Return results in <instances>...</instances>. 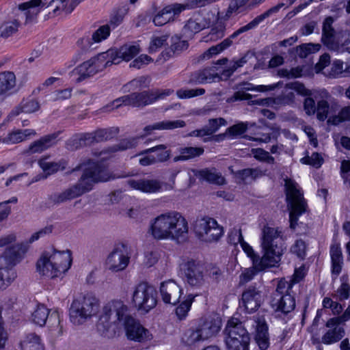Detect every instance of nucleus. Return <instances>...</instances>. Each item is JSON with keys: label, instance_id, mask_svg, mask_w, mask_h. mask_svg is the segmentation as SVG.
Listing matches in <instances>:
<instances>
[{"label": "nucleus", "instance_id": "1", "mask_svg": "<svg viewBox=\"0 0 350 350\" xmlns=\"http://www.w3.org/2000/svg\"><path fill=\"white\" fill-rule=\"evenodd\" d=\"M241 246L251 258L252 264L259 270L275 267L280 261L286 249L282 231L279 228L270 226H265L262 230V257L256 254L253 248L245 241Z\"/></svg>", "mask_w": 350, "mask_h": 350}, {"label": "nucleus", "instance_id": "2", "mask_svg": "<svg viewBox=\"0 0 350 350\" xmlns=\"http://www.w3.org/2000/svg\"><path fill=\"white\" fill-rule=\"evenodd\" d=\"M120 177L121 176L109 172L103 164L93 163L85 169L77 183L62 192L49 195V203L53 205L64 203L89 192L96 183L106 182Z\"/></svg>", "mask_w": 350, "mask_h": 350}, {"label": "nucleus", "instance_id": "3", "mask_svg": "<svg viewBox=\"0 0 350 350\" xmlns=\"http://www.w3.org/2000/svg\"><path fill=\"white\" fill-rule=\"evenodd\" d=\"M189 232L187 219L179 212L160 214L150 223L148 233L156 240L183 241Z\"/></svg>", "mask_w": 350, "mask_h": 350}, {"label": "nucleus", "instance_id": "4", "mask_svg": "<svg viewBox=\"0 0 350 350\" xmlns=\"http://www.w3.org/2000/svg\"><path fill=\"white\" fill-rule=\"evenodd\" d=\"M131 315L129 306L123 301L111 300L101 309L97 328L103 333L118 334L123 331L124 325Z\"/></svg>", "mask_w": 350, "mask_h": 350}, {"label": "nucleus", "instance_id": "5", "mask_svg": "<svg viewBox=\"0 0 350 350\" xmlns=\"http://www.w3.org/2000/svg\"><path fill=\"white\" fill-rule=\"evenodd\" d=\"M72 254L70 250L58 251L55 249L44 251L36 263L40 274L48 278H60L70 267Z\"/></svg>", "mask_w": 350, "mask_h": 350}, {"label": "nucleus", "instance_id": "6", "mask_svg": "<svg viewBox=\"0 0 350 350\" xmlns=\"http://www.w3.org/2000/svg\"><path fill=\"white\" fill-rule=\"evenodd\" d=\"M79 3V0H30L20 3L18 9L25 15L27 24L34 21L42 10L51 8L55 14L60 12L69 14Z\"/></svg>", "mask_w": 350, "mask_h": 350}, {"label": "nucleus", "instance_id": "7", "mask_svg": "<svg viewBox=\"0 0 350 350\" xmlns=\"http://www.w3.org/2000/svg\"><path fill=\"white\" fill-rule=\"evenodd\" d=\"M100 302L92 293H81L72 301L69 317L71 323L80 325L96 315L98 312Z\"/></svg>", "mask_w": 350, "mask_h": 350}, {"label": "nucleus", "instance_id": "8", "mask_svg": "<svg viewBox=\"0 0 350 350\" xmlns=\"http://www.w3.org/2000/svg\"><path fill=\"white\" fill-rule=\"evenodd\" d=\"M284 182L287 206L290 210V228L294 230L299 217L306 211V202L296 182L288 178L284 179Z\"/></svg>", "mask_w": 350, "mask_h": 350}, {"label": "nucleus", "instance_id": "9", "mask_svg": "<svg viewBox=\"0 0 350 350\" xmlns=\"http://www.w3.org/2000/svg\"><path fill=\"white\" fill-rule=\"evenodd\" d=\"M224 332L229 350H249L250 334L240 320L237 318L229 319Z\"/></svg>", "mask_w": 350, "mask_h": 350}, {"label": "nucleus", "instance_id": "10", "mask_svg": "<svg viewBox=\"0 0 350 350\" xmlns=\"http://www.w3.org/2000/svg\"><path fill=\"white\" fill-rule=\"evenodd\" d=\"M132 303L137 310L148 312L157 304L156 288L147 282H140L133 288Z\"/></svg>", "mask_w": 350, "mask_h": 350}, {"label": "nucleus", "instance_id": "11", "mask_svg": "<svg viewBox=\"0 0 350 350\" xmlns=\"http://www.w3.org/2000/svg\"><path fill=\"white\" fill-rule=\"evenodd\" d=\"M334 21L332 16H327L323 21L321 41L329 50L343 51V46L350 43V32L345 31L336 35Z\"/></svg>", "mask_w": 350, "mask_h": 350}, {"label": "nucleus", "instance_id": "12", "mask_svg": "<svg viewBox=\"0 0 350 350\" xmlns=\"http://www.w3.org/2000/svg\"><path fill=\"white\" fill-rule=\"evenodd\" d=\"M193 230L199 239L208 243L218 241L224 232L223 228L217 221L208 217L197 219Z\"/></svg>", "mask_w": 350, "mask_h": 350}, {"label": "nucleus", "instance_id": "13", "mask_svg": "<svg viewBox=\"0 0 350 350\" xmlns=\"http://www.w3.org/2000/svg\"><path fill=\"white\" fill-rule=\"evenodd\" d=\"M184 278L187 284L194 289H200L206 284L203 267L194 260H189L183 265Z\"/></svg>", "mask_w": 350, "mask_h": 350}, {"label": "nucleus", "instance_id": "14", "mask_svg": "<svg viewBox=\"0 0 350 350\" xmlns=\"http://www.w3.org/2000/svg\"><path fill=\"white\" fill-rule=\"evenodd\" d=\"M192 6L188 0L183 3H172L166 5L158 12L153 18V23L156 26H163L168 23L173 22L175 17L186 10H191Z\"/></svg>", "mask_w": 350, "mask_h": 350}, {"label": "nucleus", "instance_id": "15", "mask_svg": "<svg viewBox=\"0 0 350 350\" xmlns=\"http://www.w3.org/2000/svg\"><path fill=\"white\" fill-rule=\"evenodd\" d=\"M130 253L128 247L121 243L118 245L108 256L106 265L112 271L118 272L126 268L129 263Z\"/></svg>", "mask_w": 350, "mask_h": 350}, {"label": "nucleus", "instance_id": "16", "mask_svg": "<svg viewBox=\"0 0 350 350\" xmlns=\"http://www.w3.org/2000/svg\"><path fill=\"white\" fill-rule=\"evenodd\" d=\"M128 185L133 189L146 193H155L161 192L164 187L165 190H172L174 182L172 184L163 183L158 179H131L127 181Z\"/></svg>", "mask_w": 350, "mask_h": 350}, {"label": "nucleus", "instance_id": "17", "mask_svg": "<svg viewBox=\"0 0 350 350\" xmlns=\"http://www.w3.org/2000/svg\"><path fill=\"white\" fill-rule=\"evenodd\" d=\"M126 336L129 340L139 342H145L152 339L150 331L146 329L139 321L131 315L124 325Z\"/></svg>", "mask_w": 350, "mask_h": 350}, {"label": "nucleus", "instance_id": "18", "mask_svg": "<svg viewBox=\"0 0 350 350\" xmlns=\"http://www.w3.org/2000/svg\"><path fill=\"white\" fill-rule=\"evenodd\" d=\"M173 92L170 90H152L142 92H133L135 107H142L151 105L157 100L164 98Z\"/></svg>", "mask_w": 350, "mask_h": 350}, {"label": "nucleus", "instance_id": "19", "mask_svg": "<svg viewBox=\"0 0 350 350\" xmlns=\"http://www.w3.org/2000/svg\"><path fill=\"white\" fill-rule=\"evenodd\" d=\"M182 293V288L174 280H170L161 284L160 294L165 304L175 305L179 301Z\"/></svg>", "mask_w": 350, "mask_h": 350}, {"label": "nucleus", "instance_id": "20", "mask_svg": "<svg viewBox=\"0 0 350 350\" xmlns=\"http://www.w3.org/2000/svg\"><path fill=\"white\" fill-rule=\"evenodd\" d=\"M111 29L108 25H104L95 30L91 37H83L77 44L83 51H88L93 48L94 44H98L106 40L110 35Z\"/></svg>", "mask_w": 350, "mask_h": 350}, {"label": "nucleus", "instance_id": "21", "mask_svg": "<svg viewBox=\"0 0 350 350\" xmlns=\"http://www.w3.org/2000/svg\"><path fill=\"white\" fill-rule=\"evenodd\" d=\"M261 301V292L255 286H249L242 293L241 303L248 313L256 311L260 306Z\"/></svg>", "mask_w": 350, "mask_h": 350}, {"label": "nucleus", "instance_id": "22", "mask_svg": "<svg viewBox=\"0 0 350 350\" xmlns=\"http://www.w3.org/2000/svg\"><path fill=\"white\" fill-rule=\"evenodd\" d=\"M214 18L212 11L207 12L204 16H197L189 18L183 27L184 33L187 37H191L202 29L210 27V18Z\"/></svg>", "mask_w": 350, "mask_h": 350}, {"label": "nucleus", "instance_id": "23", "mask_svg": "<svg viewBox=\"0 0 350 350\" xmlns=\"http://www.w3.org/2000/svg\"><path fill=\"white\" fill-rule=\"evenodd\" d=\"M314 98L317 103L315 112L317 118L320 121H324L327 118L330 105H337L333 101L331 94L325 90H321Z\"/></svg>", "mask_w": 350, "mask_h": 350}, {"label": "nucleus", "instance_id": "24", "mask_svg": "<svg viewBox=\"0 0 350 350\" xmlns=\"http://www.w3.org/2000/svg\"><path fill=\"white\" fill-rule=\"evenodd\" d=\"M271 306L275 311H280L282 313L287 314L294 310L295 300L289 293L281 295L280 293H273Z\"/></svg>", "mask_w": 350, "mask_h": 350}, {"label": "nucleus", "instance_id": "25", "mask_svg": "<svg viewBox=\"0 0 350 350\" xmlns=\"http://www.w3.org/2000/svg\"><path fill=\"white\" fill-rule=\"evenodd\" d=\"M284 5L283 3H278V5L269 8L266 12L262 13V14L256 16L254 18L251 22L247 24L245 26H243L235 31L228 38H230L231 40L232 39L237 38L241 33L246 32L249 30L254 29L257 27L261 22H262L265 18L269 17L271 15L277 13L279 10Z\"/></svg>", "mask_w": 350, "mask_h": 350}, {"label": "nucleus", "instance_id": "26", "mask_svg": "<svg viewBox=\"0 0 350 350\" xmlns=\"http://www.w3.org/2000/svg\"><path fill=\"white\" fill-rule=\"evenodd\" d=\"M240 90L227 99L228 103H234L238 100H250L252 96L245 93V91L266 92L272 90L271 87L266 85H254L252 83L243 82L239 84Z\"/></svg>", "mask_w": 350, "mask_h": 350}, {"label": "nucleus", "instance_id": "27", "mask_svg": "<svg viewBox=\"0 0 350 350\" xmlns=\"http://www.w3.org/2000/svg\"><path fill=\"white\" fill-rule=\"evenodd\" d=\"M221 79L222 77L215 71V67H211L193 72L190 77L189 83H210L215 81L216 80L219 81Z\"/></svg>", "mask_w": 350, "mask_h": 350}, {"label": "nucleus", "instance_id": "28", "mask_svg": "<svg viewBox=\"0 0 350 350\" xmlns=\"http://www.w3.org/2000/svg\"><path fill=\"white\" fill-rule=\"evenodd\" d=\"M116 55V54L109 49L91 58L90 60L92 62L96 74L112 64H117V61L114 59Z\"/></svg>", "mask_w": 350, "mask_h": 350}, {"label": "nucleus", "instance_id": "29", "mask_svg": "<svg viewBox=\"0 0 350 350\" xmlns=\"http://www.w3.org/2000/svg\"><path fill=\"white\" fill-rule=\"evenodd\" d=\"M212 14L214 18H210L209 21L210 26H212L209 36L211 40H216L224 37L227 21L221 16L219 12H217V14L212 12Z\"/></svg>", "mask_w": 350, "mask_h": 350}, {"label": "nucleus", "instance_id": "30", "mask_svg": "<svg viewBox=\"0 0 350 350\" xmlns=\"http://www.w3.org/2000/svg\"><path fill=\"white\" fill-rule=\"evenodd\" d=\"M55 138L56 135L55 134L44 136L40 139L31 143L29 148L25 150V153H40L54 146L55 144Z\"/></svg>", "mask_w": 350, "mask_h": 350}, {"label": "nucleus", "instance_id": "31", "mask_svg": "<svg viewBox=\"0 0 350 350\" xmlns=\"http://www.w3.org/2000/svg\"><path fill=\"white\" fill-rule=\"evenodd\" d=\"M221 321L219 317H209L200 327L202 336L205 340L215 336L220 330Z\"/></svg>", "mask_w": 350, "mask_h": 350}, {"label": "nucleus", "instance_id": "32", "mask_svg": "<svg viewBox=\"0 0 350 350\" xmlns=\"http://www.w3.org/2000/svg\"><path fill=\"white\" fill-rule=\"evenodd\" d=\"M110 51H112L116 54L114 59H116L117 64H118L121 60L129 62L132 59L140 52V48L139 45L126 44L122 46L118 50L110 49Z\"/></svg>", "mask_w": 350, "mask_h": 350}, {"label": "nucleus", "instance_id": "33", "mask_svg": "<svg viewBox=\"0 0 350 350\" xmlns=\"http://www.w3.org/2000/svg\"><path fill=\"white\" fill-rule=\"evenodd\" d=\"M255 341L260 350H267L270 345L268 327L265 322L258 321L255 335Z\"/></svg>", "mask_w": 350, "mask_h": 350}, {"label": "nucleus", "instance_id": "34", "mask_svg": "<svg viewBox=\"0 0 350 350\" xmlns=\"http://www.w3.org/2000/svg\"><path fill=\"white\" fill-rule=\"evenodd\" d=\"M21 23L18 18L9 17L0 21V38H8L15 34Z\"/></svg>", "mask_w": 350, "mask_h": 350}, {"label": "nucleus", "instance_id": "35", "mask_svg": "<svg viewBox=\"0 0 350 350\" xmlns=\"http://www.w3.org/2000/svg\"><path fill=\"white\" fill-rule=\"evenodd\" d=\"M21 350H44V345L40 336L35 333H29L24 336L20 342Z\"/></svg>", "mask_w": 350, "mask_h": 350}, {"label": "nucleus", "instance_id": "36", "mask_svg": "<svg viewBox=\"0 0 350 350\" xmlns=\"http://www.w3.org/2000/svg\"><path fill=\"white\" fill-rule=\"evenodd\" d=\"M36 134L33 129L17 130L9 133L7 137L1 139V142L7 144H17L35 136Z\"/></svg>", "mask_w": 350, "mask_h": 350}, {"label": "nucleus", "instance_id": "37", "mask_svg": "<svg viewBox=\"0 0 350 350\" xmlns=\"http://www.w3.org/2000/svg\"><path fill=\"white\" fill-rule=\"evenodd\" d=\"M332 273L336 276L340 274L343 264L342 250L338 243H334L330 247Z\"/></svg>", "mask_w": 350, "mask_h": 350}, {"label": "nucleus", "instance_id": "38", "mask_svg": "<svg viewBox=\"0 0 350 350\" xmlns=\"http://www.w3.org/2000/svg\"><path fill=\"white\" fill-rule=\"evenodd\" d=\"M49 157H44L38 161L39 166L46 174V176L57 172L59 170H64L66 168L67 162L65 160L55 162L49 161Z\"/></svg>", "mask_w": 350, "mask_h": 350}, {"label": "nucleus", "instance_id": "39", "mask_svg": "<svg viewBox=\"0 0 350 350\" xmlns=\"http://www.w3.org/2000/svg\"><path fill=\"white\" fill-rule=\"evenodd\" d=\"M202 147H182L178 150L179 155L174 157V162L185 161L198 157L204 153Z\"/></svg>", "mask_w": 350, "mask_h": 350}, {"label": "nucleus", "instance_id": "40", "mask_svg": "<svg viewBox=\"0 0 350 350\" xmlns=\"http://www.w3.org/2000/svg\"><path fill=\"white\" fill-rule=\"evenodd\" d=\"M16 85V77L12 71L0 72V95L13 90Z\"/></svg>", "mask_w": 350, "mask_h": 350}, {"label": "nucleus", "instance_id": "41", "mask_svg": "<svg viewBox=\"0 0 350 350\" xmlns=\"http://www.w3.org/2000/svg\"><path fill=\"white\" fill-rule=\"evenodd\" d=\"M166 149L167 146L165 145L161 144L143 150L138 155L152 153V154L154 155V159L157 163H163L167 161L171 156V151Z\"/></svg>", "mask_w": 350, "mask_h": 350}, {"label": "nucleus", "instance_id": "42", "mask_svg": "<svg viewBox=\"0 0 350 350\" xmlns=\"http://www.w3.org/2000/svg\"><path fill=\"white\" fill-rule=\"evenodd\" d=\"M25 251L23 250L21 245H14L9 247L5 251V256L4 258H0V260L5 261V262L8 260L9 264L6 266L13 267L20 261Z\"/></svg>", "mask_w": 350, "mask_h": 350}, {"label": "nucleus", "instance_id": "43", "mask_svg": "<svg viewBox=\"0 0 350 350\" xmlns=\"http://www.w3.org/2000/svg\"><path fill=\"white\" fill-rule=\"evenodd\" d=\"M195 175L199 178L206 180L211 183L223 185L225 183L224 178L220 173L216 172L215 169H203L198 170Z\"/></svg>", "mask_w": 350, "mask_h": 350}, {"label": "nucleus", "instance_id": "44", "mask_svg": "<svg viewBox=\"0 0 350 350\" xmlns=\"http://www.w3.org/2000/svg\"><path fill=\"white\" fill-rule=\"evenodd\" d=\"M328 331L322 337V342L330 345L339 341L345 335V329L339 324L329 327Z\"/></svg>", "mask_w": 350, "mask_h": 350}, {"label": "nucleus", "instance_id": "45", "mask_svg": "<svg viewBox=\"0 0 350 350\" xmlns=\"http://www.w3.org/2000/svg\"><path fill=\"white\" fill-rule=\"evenodd\" d=\"M185 126V122L183 120H165L147 126L144 128V131H150L153 130H171L176 128H182Z\"/></svg>", "mask_w": 350, "mask_h": 350}, {"label": "nucleus", "instance_id": "46", "mask_svg": "<svg viewBox=\"0 0 350 350\" xmlns=\"http://www.w3.org/2000/svg\"><path fill=\"white\" fill-rule=\"evenodd\" d=\"M16 270L12 267H0V290L6 288L16 278Z\"/></svg>", "mask_w": 350, "mask_h": 350}, {"label": "nucleus", "instance_id": "47", "mask_svg": "<svg viewBox=\"0 0 350 350\" xmlns=\"http://www.w3.org/2000/svg\"><path fill=\"white\" fill-rule=\"evenodd\" d=\"M49 313V310L44 305L38 304L31 314V321L42 327L46 324Z\"/></svg>", "mask_w": 350, "mask_h": 350}, {"label": "nucleus", "instance_id": "48", "mask_svg": "<svg viewBox=\"0 0 350 350\" xmlns=\"http://www.w3.org/2000/svg\"><path fill=\"white\" fill-rule=\"evenodd\" d=\"M239 178L244 181H252L265 175V172L259 168H246L237 172Z\"/></svg>", "mask_w": 350, "mask_h": 350}, {"label": "nucleus", "instance_id": "49", "mask_svg": "<svg viewBox=\"0 0 350 350\" xmlns=\"http://www.w3.org/2000/svg\"><path fill=\"white\" fill-rule=\"evenodd\" d=\"M74 148L77 149L81 147L91 145L96 142L94 133H87L76 136L72 141Z\"/></svg>", "mask_w": 350, "mask_h": 350}, {"label": "nucleus", "instance_id": "50", "mask_svg": "<svg viewBox=\"0 0 350 350\" xmlns=\"http://www.w3.org/2000/svg\"><path fill=\"white\" fill-rule=\"evenodd\" d=\"M119 132L117 127L100 129L94 131L96 142L106 141L114 137Z\"/></svg>", "mask_w": 350, "mask_h": 350}, {"label": "nucleus", "instance_id": "51", "mask_svg": "<svg viewBox=\"0 0 350 350\" xmlns=\"http://www.w3.org/2000/svg\"><path fill=\"white\" fill-rule=\"evenodd\" d=\"M138 139L139 138L137 137L124 139L121 140L120 142L118 144V148L113 147L107 150H103L102 152H100V155L106 154L107 152H113L118 150H125L127 149L133 148L137 146Z\"/></svg>", "mask_w": 350, "mask_h": 350}, {"label": "nucleus", "instance_id": "52", "mask_svg": "<svg viewBox=\"0 0 350 350\" xmlns=\"http://www.w3.org/2000/svg\"><path fill=\"white\" fill-rule=\"evenodd\" d=\"M319 44L306 43L296 47V54L301 58H306L308 55L319 51Z\"/></svg>", "mask_w": 350, "mask_h": 350}, {"label": "nucleus", "instance_id": "53", "mask_svg": "<svg viewBox=\"0 0 350 350\" xmlns=\"http://www.w3.org/2000/svg\"><path fill=\"white\" fill-rule=\"evenodd\" d=\"M232 40H231L230 38H228L224 40L221 43L215 46H213L210 47L207 51H206L203 53L204 58H211L213 55H217L220 52L223 51L224 49L229 47L232 44Z\"/></svg>", "mask_w": 350, "mask_h": 350}, {"label": "nucleus", "instance_id": "54", "mask_svg": "<svg viewBox=\"0 0 350 350\" xmlns=\"http://www.w3.org/2000/svg\"><path fill=\"white\" fill-rule=\"evenodd\" d=\"M232 40H231L230 38H228L224 40L221 43L215 46H213L210 47L207 51H206L203 53L204 58H211L213 55H217L220 52L223 51L224 49L229 47L232 44Z\"/></svg>", "mask_w": 350, "mask_h": 350}, {"label": "nucleus", "instance_id": "55", "mask_svg": "<svg viewBox=\"0 0 350 350\" xmlns=\"http://www.w3.org/2000/svg\"><path fill=\"white\" fill-rule=\"evenodd\" d=\"M232 40H231L230 38H228L224 40L221 43L215 46H213L210 47L207 51H206L203 53L204 58H211L213 55H217L220 52L223 51L224 49L229 47L232 44Z\"/></svg>", "mask_w": 350, "mask_h": 350}, {"label": "nucleus", "instance_id": "56", "mask_svg": "<svg viewBox=\"0 0 350 350\" xmlns=\"http://www.w3.org/2000/svg\"><path fill=\"white\" fill-rule=\"evenodd\" d=\"M196 295H194L193 294H189L186 300L181 302V304L176 308V314L179 319H183L187 316L189 310H190L191 304Z\"/></svg>", "mask_w": 350, "mask_h": 350}, {"label": "nucleus", "instance_id": "57", "mask_svg": "<svg viewBox=\"0 0 350 350\" xmlns=\"http://www.w3.org/2000/svg\"><path fill=\"white\" fill-rule=\"evenodd\" d=\"M345 121H350V106L342 108L338 115L328 119V122L334 125H337Z\"/></svg>", "mask_w": 350, "mask_h": 350}, {"label": "nucleus", "instance_id": "58", "mask_svg": "<svg viewBox=\"0 0 350 350\" xmlns=\"http://www.w3.org/2000/svg\"><path fill=\"white\" fill-rule=\"evenodd\" d=\"M247 125L243 122L234 124L227 129L226 132L222 135H217L215 137L217 140H219V138L224 139L226 135H240L244 133L247 130Z\"/></svg>", "mask_w": 350, "mask_h": 350}, {"label": "nucleus", "instance_id": "59", "mask_svg": "<svg viewBox=\"0 0 350 350\" xmlns=\"http://www.w3.org/2000/svg\"><path fill=\"white\" fill-rule=\"evenodd\" d=\"M49 327L57 332L59 334H62V325H61V319L59 313L57 311H53L49 313L48 317Z\"/></svg>", "mask_w": 350, "mask_h": 350}, {"label": "nucleus", "instance_id": "60", "mask_svg": "<svg viewBox=\"0 0 350 350\" xmlns=\"http://www.w3.org/2000/svg\"><path fill=\"white\" fill-rule=\"evenodd\" d=\"M122 105H129L135 107V100L133 93L128 95H124L123 96L115 99L111 103L107 105L105 107L108 108L111 106H115V108L117 109Z\"/></svg>", "mask_w": 350, "mask_h": 350}, {"label": "nucleus", "instance_id": "61", "mask_svg": "<svg viewBox=\"0 0 350 350\" xmlns=\"http://www.w3.org/2000/svg\"><path fill=\"white\" fill-rule=\"evenodd\" d=\"M76 70L82 79H85L96 74L94 66L90 59L79 65Z\"/></svg>", "mask_w": 350, "mask_h": 350}, {"label": "nucleus", "instance_id": "62", "mask_svg": "<svg viewBox=\"0 0 350 350\" xmlns=\"http://www.w3.org/2000/svg\"><path fill=\"white\" fill-rule=\"evenodd\" d=\"M304 164L310 165L316 168H319L323 163V158L318 152H313L311 156L304 157L301 159Z\"/></svg>", "mask_w": 350, "mask_h": 350}, {"label": "nucleus", "instance_id": "63", "mask_svg": "<svg viewBox=\"0 0 350 350\" xmlns=\"http://www.w3.org/2000/svg\"><path fill=\"white\" fill-rule=\"evenodd\" d=\"M251 151L256 159L270 164H273L274 163V158L271 156L268 152L264 150L263 149L253 148Z\"/></svg>", "mask_w": 350, "mask_h": 350}, {"label": "nucleus", "instance_id": "64", "mask_svg": "<svg viewBox=\"0 0 350 350\" xmlns=\"http://www.w3.org/2000/svg\"><path fill=\"white\" fill-rule=\"evenodd\" d=\"M246 62L247 59L245 57H243L238 60L232 62L228 68L222 71L221 77L223 76L226 79L229 78L237 68L243 66Z\"/></svg>", "mask_w": 350, "mask_h": 350}]
</instances>
